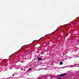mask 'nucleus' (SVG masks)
Instances as JSON below:
<instances>
[{
    "mask_svg": "<svg viewBox=\"0 0 79 79\" xmlns=\"http://www.w3.org/2000/svg\"><path fill=\"white\" fill-rule=\"evenodd\" d=\"M66 73H64V74H62L59 75V76L61 77V76H66Z\"/></svg>",
    "mask_w": 79,
    "mask_h": 79,
    "instance_id": "f257e3e1",
    "label": "nucleus"
},
{
    "mask_svg": "<svg viewBox=\"0 0 79 79\" xmlns=\"http://www.w3.org/2000/svg\"><path fill=\"white\" fill-rule=\"evenodd\" d=\"M38 60L39 61H41L42 60V58H38Z\"/></svg>",
    "mask_w": 79,
    "mask_h": 79,
    "instance_id": "f03ea898",
    "label": "nucleus"
},
{
    "mask_svg": "<svg viewBox=\"0 0 79 79\" xmlns=\"http://www.w3.org/2000/svg\"><path fill=\"white\" fill-rule=\"evenodd\" d=\"M63 62H61L60 63V65H61V64H63Z\"/></svg>",
    "mask_w": 79,
    "mask_h": 79,
    "instance_id": "7ed1b4c3",
    "label": "nucleus"
},
{
    "mask_svg": "<svg viewBox=\"0 0 79 79\" xmlns=\"http://www.w3.org/2000/svg\"><path fill=\"white\" fill-rule=\"evenodd\" d=\"M29 71H31V69L29 68Z\"/></svg>",
    "mask_w": 79,
    "mask_h": 79,
    "instance_id": "20e7f679",
    "label": "nucleus"
}]
</instances>
